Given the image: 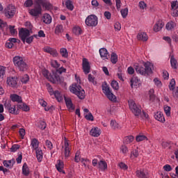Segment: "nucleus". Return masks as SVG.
I'll return each mask as SVG.
<instances>
[{
	"label": "nucleus",
	"mask_w": 178,
	"mask_h": 178,
	"mask_svg": "<svg viewBox=\"0 0 178 178\" xmlns=\"http://www.w3.org/2000/svg\"><path fill=\"white\" fill-rule=\"evenodd\" d=\"M72 33L75 34V35H80V34H81V28L79 26L73 28Z\"/></svg>",
	"instance_id": "nucleus-40"
},
{
	"label": "nucleus",
	"mask_w": 178,
	"mask_h": 178,
	"mask_svg": "<svg viewBox=\"0 0 178 178\" xmlns=\"http://www.w3.org/2000/svg\"><path fill=\"white\" fill-rule=\"evenodd\" d=\"M19 148H20V145H13L10 148V151H11V152H16V151H17V149H19Z\"/></svg>",
	"instance_id": "nucleus-57"
},
{
	"label": "nucleus",
	"mask_w": 178,
	"mask_h": 178,
	"mask_svg": "<svg viewBox=\"0 0 178 178\" xmlns=\"http://www.w3.org/2000/svg\"><path fill=\"white\" fill-rule=\"evenodd\" d=\"M82 67L85 74H88V73H90L91 67L90 66V62H88L87 58H83Z\"/></svg>",
	"instance_id": "nucleus-10"
},
{
	"label": "nucleus",
	"mask_w": 178,
	"mask_h": 178,
	"mask_svg": "<svg viewBox=\"0 0 178 178\" xmlns=\"http://www.w3.org/2000/svg\"><path fill=\"white\" fill-rule=\"evenodd\" d=\"M70 92L75 94L79 99H84L86 98V91L81 88V86L74 83L70 88Z\"/></svg>",
	"instance_id": "nucleus-3"
},
{
	"label": "nucleus",
	"mask_w": 178,
	"mask_h": 178,
	"mask_svg": "<svg viewBox=\"0 0 178 178\" xmlns=\"http://www.w3.org/2000/svg\"><path fill=\"white\" fill-rule=\"evenodd\" d=\"M35 154H36V158L38 162H41V161H42V150L40 149H37L35 150Z\"/></svg>",
	"instance_id": "nucleus-33"
},
{
	"label": "nucleus",
	"mask_w": 178,
	"mask_h": 178,
	"mask_svg": "<svg viewBox=\"0 0 178 178\" xmlns=\"http://www.w3.org/2000/svg\"><path fill=\"white\" fill-rule=\"evenodd\" d=\"M55 33L56 34H60V33H63V26H62V25H57L56 26Z\"/></svg>",
	"instance_id": "nucleus-45"
},
{
	"label": "nucleus",
	"mask_w": 178,
	"mask_h": 178,
	"mask_svg": "<svg viewBox=\"0 0 178 178\" xmlns=\"http://www.w3.org/2000/svg\"><path fill=\"white\" fill-rule=\"evenodd\" d=\"M133 141H134V136H129L125 137V139H124L125 144H131V143H133Z\"/></svg>",
	"instance_id": "nucleus-37"
},
{
	"label": "nucleus",
	"mask_w": 178,
	"mask_h": 178,
	"mask_svg": "<svg viewBox=\"0 0 178 178\" xmlns=\"http://www.w3.org/2000/svg\"><path fill=\"white\" fill-rule=\"evenodd\" d=\"M85 22L89 27H95L98 24V17L95 15H90L88 16Z\"/></svg>",
	"instance_id": "nucleus-6"
},
{
	"label": "nucleus",
	"mask_w": 178,
	"mask_h": 178,
	"mask_svg": "<svg viewBox=\"0 0 178 178\" xmlns=\"http://www.w3.org/2000/svg\"><path fill=\"white\" fill-rule=\"evenodd\" d=\"M5 75V67L1 66L0 67V77L3 79V76Z\"/></svg>",
	"instance_id": "nucleus-63"
},
{
	"label": "nucleus",
	"mask_w": 178,
	"mask_h": 178,
	"mask_svg": "<svg viewBox=\"0 0 178 178\" xmlns=\"http://www.w3.org/2000/svg\"><path fill=\"white\" fill-rule=\"evenodd\" d=\"M60 54L63 58H67L69 56V53L67 52V49H66V48L60 49Z\"/></svg>",
	"instance_id": "nucleus-36"
},
{
	"label": "nucleus",
	"mask_w": 178,
	"mask_h": 178,
	"mask_svg": "<svg viewBox=\"0 0 178 178\" xmlns=\"http://www.w3.org/2000/svg\"><path fill=\"white\" fill-rule=\"evenodd\" d=\"M177 3H178L177 1H172L171 3L172 9H173L174 10H177V8H178V4Z\"/></svg>",
	"instance_id": "nucleus-58"
},
{
	"label": "nucleus",
	"mask_w": 178,
	"mask_h": 178,
	"mask_svg": "<svg viewBox=\"0 0 178 178\" xmlns=\"http://www.w3.org/2000/svg\"><path fill=\"white\" fill-rule=\"evenodd\" d=\"M31 145H32V148H33V149H39L38 147L40 145V142H38L37 138H33L31 140Z\"/></svg>",
	"instance_id": "nucleus-28"
},
{
	"label": "nucleus",
	"mask_w": 178,
	"mask_h": 178,
	"mask_svg": "<svg viewBox=\"0 0 178 178\" xmlns=\"http://www.w3.org/2000/svg\"><path fill=\"white\" fill-rule=\"evenodd\" d=\"M19 133L21 138L23 140L24 138V136H26V130L23 128H21L19 129Z\"/></svg>",
	"instance_id": "nucleus-53"
},
{
	"label": "nucleus",
	"mask_w": 178,
	"mask_h": 178,
	"mask_svg": "<svg viewBox=\"0 0 178 178\" xmlns=\"http://www.w3.org/2000/svg\"><path fill=\"white\" fill-rule=\"evenodd\" d=\"M99 168L101 170H106L108 169V164L106 161L101 160L99 162Z\"/></svg>",
	"instance_id": "nucleus-30"
},
{
	"label": "nucleus",
	"mask_w": 178,
	"mask_h": 178,
	"mask_svg": "<svg viewBox=\"0 0 178 178\" xmlns=\"http://www.w3.org/2000/svg\"><path fill=\"white\" fill-rule=\"evenodd\" d=\"M176 27V23H175L173 21L169 22L165 25L166 30L170 31L173 30Z\"/></svg>",
	"instance_id": "nucleus-32"
},
{
	"label": "nucleus",
	"mask_w": 178,
	"mask_h": 178,
	"mask_svg": "<svg viewBox=\"0 0 178 178\" xmlns=\"http://www.w3.org/2000/svg\"><path fill=\"white\" fill-rule=\"evenodd\" d=\"M63 166H64L63 161L60 160H58L57 164L56 165V168L58 172L63 173V175H65V172L63 170Z\"/></svg>",
	"instance_id": "nucleus-19"
},
{
	"label": "nucleus",
	"mask_w": 178,
	"mask_h": 178,
	"mask_svg": "<svg viewBox=\"0 0 178 178\" xmlns=\"http://www.w3.org/2000/svg\"><path fill=\"white\" fill-rule=\"evenodd\" d=\"M17 78L16 77H10L7 79V84L11 87H16L17 86Z\"/></svg>",
	"instance_id": "nucleus-17"
},
{
	"label": "nucleus",
	"mask_w": 178,
	"mask_h": 178,
	"mask_svg": "<svg viewBox=\"0 0 178 178\" xmlns=\"http://www.w3.org/2000/svg\"><path fill=\"white\" fill-rule=\"evenodd\" d=\"M120 12L123 19H126L127 17V15H129V8H126L122 9Z\"/></svg>",
	"instance_id": "nucleus-41"
},
{
	"label": "nucleus",
	"mask_w": 178,
	"mask_h": 178,
	"mask_svg": "<svg viewBox=\"0 0 178 178\" xmlns=\"http://www.w3.org/2000/svg\"><path fill=\"white\" fill-rule=\"evenodd\" d=\"M58 74V73L56 72H56H53V74L50 75L49 81H51L54 84H58V83H60L61 81L60 76H59Z\"/></svg>",
	"instance_id": "nucleus-11"
},
{
	"label": "nucleus",
	"mask_w": 178,
	"mask_h": 178,
	"mask_svg": "<svg viewBox=\"0 0 178 178\" xmlns=\"http://www.w3.org/2000/svg\"><path fill=\"white\" fill-rule=\"evenodd\" d=\"M30 77L29 76L28 74H24L22 78H21V81L24 84H27V82L29 81Z\"/></svg>",
	"instance_id": "nucleus-44"
},
{
	"label": "nucleus",
	"mask_w": 178,
	"mask_h": 178,
	"mask_svg": "<svg viewBox=\"0 0 178 178\" xmlns=\"http://www.w3.org/2000/svg\"><path fill=\"white\" fill-rule=\"evenodd\" d=\"M65 6L67 9H69V10H73V9H74V6H73V3H72V1L70 0H67L65 2Z\"/></svg>",
	"instance_id": "nucleus-38"
},
{
	"label": "nucleus",
	"mask_w": 178,
	"mask_h": 178,
	"mask_svg": "<svg viewBox=\"0 0 178 178\" xmlns=\"http://www.w3.org/2000/svg\"><path fill=\"white\" fill-rule=\"evenodd\" d=\"M85 118L86 119V120H90L91 122L94 121V115H92V113H91L86 115Z\"/></svg>",
	"instance_id": "nucleus-52"
},
{
	"label": "nucleus",
	"mask_w": 178,
	"mask_h": 178,
	"mask_svg": "<svg viewBox=\"0 0 178 178\" xmlns=\"http://www.w3.org/2000/svg\"><path fill=\"white\" fill-rule=\"evenodd\" d=\"M165 26V24L162 22L161 21H159L156 22L154 26V31L156 33H158V31H160V30H162V28Z\"/></svg>",
	"instance_id": "nucleus-18"
},
{
	"label": "nucleus",
	"mask_w": 178,
	"mask_h": 178,
	"mask_svg": "<svg viewBox=\"0 0 178 178\" xmlns=\"http://www.w3.org/2000/svg\"><path fill=\"white\" fill-rule=\"evenodd\" d=\"M137 83H138V79L137 77H132L131 79V87L133 88L134 86H137Z\"/></svg>",
	"instance_id": "nucleus-49"
},
{
	"label": "nucleus",
	"mask_w": 178,
	"mask_h": 178,
	"mask_svg": "<svg viewBox=\"0 0 178 178\" xmlns=\"http://www.w3.org/2000/svg\"><path fill=\"white\" fill-rule=\"evenodd\" d=\"M176 85V81H175V79H171L169 88L171 91H173L175 90V86Z\"/></svg>",
	"instance_id": "nucleus-50"
},
{
	"label": "nucleus",
	"mask_w": 178,
	"mask_h": 178,
	"mask_svg": "<svg viewBox=\"0 0 178 178\" xmlns=\"http://www.w3.org/2000/svg\"><path fill=\"white\" fill-rule=\"evenodd\" d=\"M111 62L113 65H116V63H118V54H116V53H112L111 54Z\"/></svg>",
	"instance_id": "nucleus-34"
},
{
	"label": "nucleus",
	"mask_w": 178,
	"mask_h": 178,
	"mask_svg": "<svg viewBox=\"0 0 178 178\" xmlns=\"http://www.w3.org/2000/svg\"><path fill=\"white\" fill-rule=\"evenodd\" d=\"M24 6H26V8H30L33 6V0H26L24 2Z\"/></svg>",
	"instance_id": "nucleus-56"
},
{
	"label": "nucleus",
	"mask_w": 178,
	"mask_h": 178,
	"mask_svg": "<svg viewBox=\"0 0 178 178\" xmlns=\"http://www.w3.org/2000/svg\"><path fill=\"white\" fill-rule=\"evenodd\" d=\"M137 38L140 41H147L148 35H147V33L145 32H141L138 34Z\"/></svg>",
	"instance_id": "nucleus-24"
},
{
	"label": "nucleus",
	"mask_w": 178,
	"mask_h": 178,
	"mask_svg": "<svg viewBox=\"0 0 178 178\" xmlns=\"http://www.w3.org/2000/svg\"><path fill=\"white\" fill-rule=\"evenodd\" d=\"M13 62L15 67H17L19 72H26L29 69V65L23 60V57L22 56H15L13 59Z\"/></svg>",
	"instance_id": "nucleus-2"
},
{
	"label": "nucleus",
	"mask_w": 178,
	"mask_h": 178,
	"mask_svg": "<svg viewBox=\"0 0 178 178\" xmlns=\"http://www.w3.org/2000/svg\"><path fill=\"white\" fill-rule=\"evenodd\" d=\"M38 2L40 6H43L47 10L52 8V4L47 0H38Z\"/></svg>",
	"instance_id": "nucleus-12"
},
{
	"label": "nucleus",
	"mask_w": 178,
	"mask_h": 178,
	"mask_svg": "<svg viewBox=\"0 0 178 178\" xmlns=\"http://www.w3.org/2000/svg\"><path fill=\"white\" fill-rule=\"evenodd\" d=\"M15 163H16L15 159L8 161L4 160L3 162V166L6 168H13V165H15Z\"/></svg>",
	"instance_id": "nucleus-21"
},
{
	"label": "nucleus",
	"mask_w": 178,
	"mask_h": 178,
	"mask_svg": "<svg viewBox=\"0 0 178 178\" xmlns=\"http://www.w3.org/2000/svg\"><path fill=\"white\" fill-rule=\"evenodd\" d=\"M70 156V147H69V143L67 141H65V156L66 158Z\"/></svg>",
	"instance_id": "nucleus-27"
},
{
	"label": "nucleus",
	"mask_w": 178,
	"mask_h": 178,
	"mask_svg": "<svg viewBox=\"0 0 178 178\" xmlns=\"http://www.w3.org/2000/svg\"><path fill=\"white\" fill-rule=\"evenodd\" d=\"M38 127L39 129H40V130H45V129L47 128V124L44 121H40Z\"/></svg>",
	"instance_id": "nucleus-48"
},
{
	"label": "nucleus",
	"mask_w": 178,
	"mask_h": 178,
	"mask_svg": "<svg viewBox=\"0 0 178 178\" xmlns=\"http://www.w3.org/2000/svg\"><path fill=\"white\" fill-rule=\"evenodd\" d=\"M15 13H16V8H15V6L12 5H9L7 8H6L4 10L5 16L8 19H11V17H13Z\"/></svg>",
	"instance_id": "nucleus-8"
},
{
	"label": "nucleus",
	"mask_w": 178,
	"mask_h": 178,
	"mask_svg": "<svg viewBox=\"0 0 178 178\" xmlns=\"http://www.w3.org/2000/svg\"><path fill=\"white\" fill-rule=\"evenodd\" d=\"M43 22L45 24H51L52 22V17L49 14H45L42 17Z\"/></svg>",
	"instance_id": "nucleus-25"
},
{
	"label": "nucleus",
	"mask_w": 178,
	"mask_h": 178,
	"mask_svg": "<svg viewBox=\"0 0 178 178\" xmlns=\"http://www.w3.org/2000/svg\"><path fill=\"white\" fill-rule=\"evenodd\" d=\"M6 108L9 112V113H11L12 115H19V108L16 110V106H13L10 104V103H8Z\"/></svg>",
	"instance_id": "nucleus-13"
},
{
	"label": "nucleus",
	"mask_w": 178,
	"mask_h": 178,
	"mask_svg": "<svg viewBox=\"0 0 178 178\" xmlns=\"http://www.w3.org/2000/svg\"><path fill=\"white\" fill-rule=\"evenodd\" d=\"M54 96L56 98L57 101H58V102H62V100L63 99V96L62 95V94H60V92H58V90L55 91Z\"/></svg>",
	"instance_id": "nucleus-35"
},
{
	"label": "nucleus",
	"mask_w": 178,
	"mask_h": 178,
	"mask_svg": "<svg viewBox=\"0 0 178 178\" xmlns=\"http://www.w3.org/2000/svg\"><path fill=\"white\" fill-rule=\"evenodd\" d=\"M136 175L138 178H148V173L143 169L137 170Z\"/></svg>",
	"instance_id": "nucleus-14"
},
{
	"label": "nucleus",
	"mask_w": 178,
	"mask_h": 178,
	"mask_svg": "<svg viewBox=\"0 0 178 178\" xmlns=\"http://www.w3.org/2000/svg\"><path fill=\"white\" fill-rule=\"evenodd\" d=\"M90 133V136H92L93 137H99V136H101V131L98 127L92 129Z\"/></svg>",
	"instance_id": "nucleus-23"
},
{
	"label": "nucleus",
	"mask_w": 178,
	"mask_h": 178,
	"mask_svg": "<svg viewBox=\"0 0 178 178\" xmlns=\"http://www.w3.org/2000/svg\"><path fill=\"white\" fill-rule=\"evenodd\" d=\"M111 127L113 130H116V129H120V126L115 120L111 121Z\"/></svg>",
	"instance_id": "nucleus-39"
},
{
	"label": "nucleus",
	"mask_w": 178,
	"mask_h": 178,
	"mask_svg": "<svg viewBox=\"0 0 178 178\" xmlns=\"http://www.w3.org/2000/svg\"><path fill=\"white\" fill-rule=\"evenodd\" d=\"M163 169H164L165 172H171L172 166L169 164H166L163 167Z\"/></svg>",
	"instance_id": "nucleus-60"
},
{
	"label": "nucleus",
	"mask_w": 178,
	"mask_h": 178,
	"mask_svg": "<svg viewBox=\"0 0 178 178\" xmlns=\"http://www.w3.org/2000/svg\"><path fill=\"white\" fill-rule=\"evenodd\" d=\"M45 144H46V147H47V148L49 149H52V148H54V145H52V142H51L49 140H47L45 141Z\"/></svg>",
	"instance_id": "nucleus-54"
},
{
	"label": "nucleus",
	"mask_w": 178,
	"mask_h": 178,
	"mask_svg": "<svg viewBox=\"0 0 178 178\" xmlns=\"http://www.w3.org/2000/svg\"><path fill=\"white\" fill-rule=\"evenodd\" d=\"M104 15V17H106L107 20H111V17L112 16V14H111V12L105 11Z\"/></svg>",
	"instance_id": "nucleus-62"
},
{
	"label": "nucleus",
	"mask_w": 178,
	"mask_h": 178,
	"mask_svg": "<svg viewBox=\"0 0 178 178\" xmlns=\"http://www.w3.org/2000/svg\"><path fill=\"white\" fill-rule=\"evenodd\" d=\"M95 77L92 76V75L91 74H90L88 75V81H90V83H93L94 85L97 84V81H95Z\"/></svg>",
	"instance_id": "nucleus-61"
},
{
	"label": "nucleus",
	"mask_w": 178,
	"mask_h": 178,
	"mask_svg": "<svg viewBox=\"0 0 178 178\" xmlns=\"http://www.w3.org/2000/svg\"><path fill=\"white\" fill-rule=\"evenodd\" d=\"M64 99L66 104V106L68 109H74V107H73V102H72V99L69 97H66L64 96Z\"/></svg>",
	"instance_id": "nucleus-22"
},
{
	"label": "nucleus",
	"mask_w": 178,
	"mask_h": 178,
	"mask_svg": "<svg viewBox=\"0 0 178 178\" xmlns=\"http://www.w3.org/2000/svg\"><path fill=\"white\" fill-rule=\"evenodd\" d=\"M51 65L52 66V67H54L55 69L60 67V64H59L58 61L56 60H53L51 61Z\"/></svg>",
	"instance_id": "nucleus-46"
},
{
	"label": "nucleus",
	"mask_w": 178,
	"mask_h": 178,
	"mask_svg": "<svg viewBox=\"0 0 178 178\" xmlns=\"http://www.w3.org/2000/svg\"><path fill=\"white\" fill-rule=\"evenodd\" d=\"M33 40H34V36H28L26 39L25 41L27 44H31Z\"/></svg>",
	"instance_id": "nucleus-64"
},
{
	"label": "nucleus",
	"mask_w": 178,
	"mask_h": 178,
	"mask_svg": "<svg viewBox=\"0 0 178 178\" xmlns=\"http://www.w3.org/2000/svg\"><path fill=\"white\" fill-rule=\"evenodd\" d=\"M35 2V7L34 8L31 9L29 12L31 16L37 17L41 15L42 12V8L40 6V3H38V0H34Z\"/></svg>",
	"instance_id": "nucleus-7"
},
{
	"label": "nucleus",
	"mask_w": 178,
	"mask_h": 178,
	"mask_svg": "<svg viewBox=\"0 0 178 178\" xmlns=\"http://www.w3.org/2000/svg\"><path fill=\"white\" fill-rule=\"evenodd\" d=\"M19 37L24 44L26 42V38L30 37V30L22 28L19 31Z\"/></svg>",
	"instance_id": "nucleus-9"
},
{
	"label": "nucleus",
	"mask_w": 178,
	"mask_h": 178,
	"mask_svg": "<svg viewBox=\"0 0 178 178\" xmlns=\"http://www.w3.org/2000/svg\"><path fill=\"white\" fill-rule=\"evenodd\" d=\"M144 140H148V138H147V136H144V135H138L136 137V140L138 143H140V141H144Z\"/></svg>",
	"instance_id": "nucleus-43"
},
{
	"label": "nucleus",
	"mask_w": 178,
	"mask_h": 178,
	"mask_svg": "<svg viewBox=\"0 0 178 178\" xmlns=\"http://www.w3.org/2000/svg\"><path fill=\"white\" fill-rule=\"evenodd\" d=\"M10 98L13 102H17L18 104H21V102H23V99H22L21 96H19V95L13 94L10 95Z\"/></svg>",
	"instance_id": "nucleus-15"
},
{
	"label": "nucleus",
	"mask_w": 178,
	"mask_h": 178,
	"mask_svg": "<svg viewBox=\"0 0 178 178\" xmlns=\"http://www.w3.org/2000/svg\"><path fill=\"white\" fill-rule=\"evenodd\" d=\"M170 65L173 69L175 70L177 69V66H178L177 60L175 58V56H172L170 58Z\"/></svg>",
	"instance_id": "nucleus-29"
},
{
	"label": "nucleus",
	"mask_w": 178,
	"mask_h": 178,
	"mask_svg": "<svg viewBox=\"0 0 178 178\" xmlns=\"http://www.w3.org/2000/svg\"><path fill=\"white\" fill-rule=\"evenodd\" d=\"M118 166L120 168V169H123V170H127L128 166L124 163L121 162L118 164Z\"/></svg>",
	"instance_id": "nucleus-55"
},
{
	"label": "nucleus",
	"mask_w": 178,
	"mask_h": 178,
	"mask_svg": "<svg viewBox=\"0 0 178 178\" xmlns=\"http://www.w3.org/2000/svg\"><path fill=\"white\" fill-rule=\"evenodd\" d=\"M42 74L44 77H46L47 79V80H50L51 74H49V72H48V70H44L42 72Z\"/></svg>",
	"instance_id": "nucleus-51"
},
{
	"label": "nucleus",
	"mask_w": 178,
	"mask_h": 178,
	"mask_svg": "<svg viewBox=\"0 0 178 178\" xmlns=\"http://www.w3.org/2000/svg\"><path fill=\"white\" fill-rule=\"evenodd\" d=\"M155 91L154 89H150L149 90V100L152 102L155 101V95L154 94Z\"/></svg>",
	"instance_id": "nucleus-42"
},
{
	"label": "nucleus",
	"mask_w": 178,
	"mask_h": 178,
	"mask_svg": "<svg viewBox=\"0 0 178 178\" xmlns=\"http://www.w3.org/2000/svg\"><path fill=\"white\" fill-rule=\"evenodd\" d=\"M111 87L113 88V90H119V83L118 81L113 80L111 82Z\"/></svg>",
	"instance_id": "nucleus-47"
},
{
	"label": "nucleus",
	"mask_w": 178,
	"mask_h": 178,
	"mask_svg": "<svg viewBox=\"0 0 178 178\" xmlns=\"http://www.w3.org/2000/svg\"><path fill=\"white\" fill-rule=\"evenodd\" d=\"M17 106L18 111L19 109H22V111H24V112H29V111H30V107L22 102L20 104H17Z\"/></svg>",
	"instance_id": "nucleus-20"
},
{
	"label": "nucleus",
	"mask_w": 178,
	"mask_h": 178,
	"mask_svg": "<svg viewBox=\"0 0 178 178\" xmlns=\"http://www.w3.org/2000/svg\"><path fill=\"white\" fill-rule=\"evenodd\" d=\"M22 175H24V176H29V175H30V168L26 163H24L22 166Z\"/></svg>",
	"instance_id": "nucleus-26"
},
{
	"label": "nucleus",
	"mask_w": 178,
	"mask_h": 178,
	"mask_svg": "<svg viewBox=\"0 0 178 178\" xmlns=\"http://www.w3.org/2000/svg\"><path fill=\"white\" fill-rule=\"evenodd\" d=\"M99 54L101 58H104V59H108V50L105 48H102L99 49Z\"/></svg>",
	"instance_id": "nucleus-31"
},
{
	"label": "nucleus",
	"mask_w": 178,
	"mask_h": 178,
	"mask_svg": "<svg viewBox=\"0 0 178 178\" xmlns=\"http://www.w3.org/2000/svg\"><path fill=\"white\" fill-rule=\"evenodd\" d=\"M164 112L165 113L166 116H170V106L164 107Z\"/></svg>",
	"instance_id": "nucleus-59"
},
{
	"label": "nucleus",
	"mask_w": 178,
	"mask_h": 178,
	"mask_svg": "<svg viewBox=\"0 0 178 178\" xmlns=\"http://www.w3.org/2000/svg\"><path fill=\"white\" fill-rule=\"evenodd\" d=\"M154 119L159 122H161V123H164L165 122V117H163V113L161 111H158L154 114Z\"/></svg>",
	"instance_id": "nucleus-16"
},
{
	"label": "nucleus",
	"mask_w": 178,
	"mask_h": 178,
	"mask_svg": "<svg viewBox=\"0 0 178 178\" xmlns=\"http://www.w3.org/2000/svg\"><path fill=\"white\" fill-rule=\"evenodd\" d=\"M102 88L104 94L108 98L110 101H116V96L112 93V91L111 90V88H109V86L106 83V81H104L103 84L102 85Z\"/></svg>",
	"instance_id": "nucleus-4"
},
{
	"label": "nucleus",
	"mask_w": 178,
	"mask_h": 178,
	"mask_svg": "<svg viewBox=\"0 0 178 178\" xmlns=\"http://www.w3.org/2000/svg\"><path fill=\"white\" fill-rule=\"evenodd\" d=\"M128 102L129 109H131L132 113H134L135 116H139L141 115V106L136 105V102L134 100H130Z\"/></svg>",
	"instance_id": "nucleus-5"
},
{
	"label": "nucleus",
	"mask_w": 178,
	"mask_h": 178,
	"mask_svg": "<svg viewBox=\"0 0 178 178\" xmlns=\"http://www.w3.org/2000/svg\"><path fill=\"white\" fill-rule=\"evenodd\" d=\"M143 66L144 67L138 63L135 64L134 69L136 73L142 74L143 76H145V74H152V68H151L152 64L149 63V61H147L146 63L143 62Z\"/></svg>",
	"instance_id": "nucleus-1"
}]
</instances>
